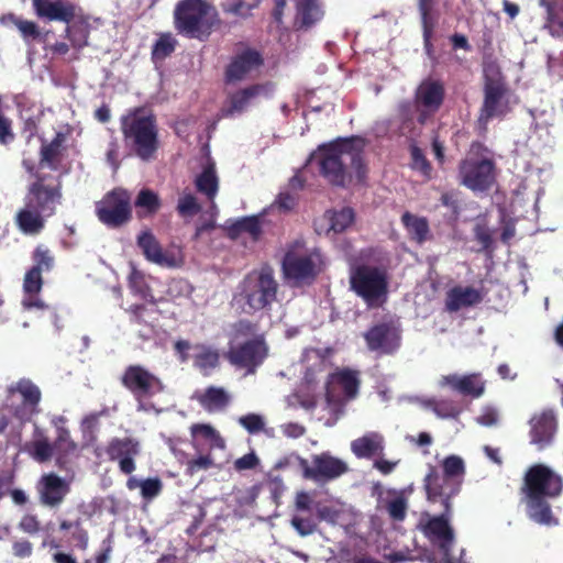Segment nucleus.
<instances>
[{
    "mask_svg": "<svg viewBox=\"0 0 563 563\" xmlns=\"http://www.w3.org/2000/svg\"><path fill=\"white\" fill-rule=\"evenodd\" d=\"M364 143H321L309 162L318 165L320 174L336 187H346L353 178L364 183L367 166L363 158Z\"/></svg>",
    "mask_w": 563,
    "mask_h": 563,
    "instance_id": "f257e3e1",
    "label": "nucleus"
},
{
    "mask_svg": "<svg viewBox=\"0 0 563 563\" xmlns=\"http://www.w3.org/2000/svg\"><path fill=\"white\" fill-rule=\"evenodd\" d=\"M323 271L322 255L318 250H305V241L297 239L287 244L282 260V272L294 287L312 285Z\"/></svg>",
    "mask_w": 563,
    "mask_h": 563,
    "instance_id": "f03ea898",
    "label": "nucleus"
},
{
    "mask_svg": "<svg viewBox=\"0 0 563 563\" xmlns=\"http://www.w3.org/2000/svg\"><path fill=\"white\" fill-rule=\"evenodd\" d=\"M482 143H472L466 156L459 164L460 184L474 192L488 191L497 180L495 161L484 154Z\"/></svg>",
    "mask_w": 563,
    "mask_h": 563,
    "instance_id": "7ed1b4c3",
    "label": "nucleus"
},
{
    "mask_svg": "<svg viewBox=\"0 0 563 563\" xmlns=\"http://www.w3.org/2000/svg\"><path fill=\"white\" fill-rule=\"evenodd\" d=\"M278 283L269 268H263L245 276L240 287L243 311L253 314L269 308L277 299Z\"/></svg>",
    "mask_w": 563,
    "mask_h": 563,
    "instance_id": "20e7f679",
    "label": "nucleus"
},
{
    "mask_svg": "<svg viewBox=\"0 0 563 563\" xmlns=\"http://www.w3.org/2000/svg\"><path fill=\"white\" fill-rule=\"evenodd\" d=\"M30 175L33 180L27 188L26 201H29V206L44 212L45 217L54 216L63 200L62 175L42 173L41 170H35Z\"/></svg>",
    "mask_w": 563,
    "mask_h": 563,
    "instance_id": "39448f33",
    "label": "nucleus"
},
{
    "mask_svg": "<svg viewBox=\"0 0 563 563\" xmlns=\"http://www.w3.org/2000/svg\"><path fill=\"white\" fill-rule=\"evenodd\" d=\"M214 16V9L203 0H183L175 9V25L180 33L195 37L209 29Z\"/></svg>",
    "mask_w": 563,
    "mask_h": 563,
    "instance_id": "423d86ee",
    "label": "nucleus"
},
{
    "mask_svg": "<svg viewBox=\"0 0 563 563\" xmlns=\"http://www.w3.org/2000/svg\"><path fill=\"white\" fill-rule=\"evenodd\" d=\"M120 383L142 405L164 391L159 377L140 364H131L123 371Z\"/></svg>",
    "mask_w": 563,
    "mask_h": 563,
    "instance_id": "0eeeda50",
    "label": "nucleus"
},
{
    "mask_svg": "<svg viewBox=\"0 0 563 563\" xmlns=\"http://www.w3.org/2000/svg\"><path fill=\"white\" fill-rule=\"evenodd\" d=\"M351 289L366 302L372 303L388 290L387 274L384 269L361 264L351 271Z\"/></svg>",
    "mask_w": 563,
    "mask_h": 563,
    "instance_id": "6e6552de",
    "label": "nucleus"
},
{
    "mask_svg": "<svg viewBox=\"0 0 563 563\" xmlns=\"http://www.w3.org/2000/svg\"><path fill=\"white\" fill-rule=\"evenodd\" d=\"M562 490V477L544 464H534L525 474L521 492L527 498H556Z\"/></svg>",
    "mask_w": 563,
    "mask_h": 563,
    "instance_id": "1a4fd4ad",
    "label": "nucleus"
},
{
    "mask_svg": "<svg viewBox=\"0 0 563 563\" xmlns=\"http://www.w3.org/2000/svg\"><path fill=\"white\" fill-rule=\"evenodd\" d=\"M485 75V100L479 121H487L489 118L501 115L508 110V98L500 70L494 63L487 64L484 68Z\"/></svg>",
    "mask_w": 563,
    "mask_h": 563,
    "instance_id": "9d476101",
    "label": "nucleus"
},
{
    "mask_svg": "<svg viewBox=\"0 0 563 563\" xmlns=\"http://www.w3.org/2000/svg\"><path fill=\"white\" fill-rule=\"evenodd\" d=\"M98 219L109 228H119L131 219V197L122 188H114L97 203Z\"/></svg>",
    "mask_w": 563,
    "mask_h": 563,
    "instance_id": "9b49d317",
    "label": "nucleus"
},
{
    "mask_svg": "<svg viewBox=\"0 0 563 563\" xmlns=\"http://www.w3.org/2000/svg\"><path fill=\"white\" fill-rule=\"evenodd\" d=\"M423 488L429 503L439 504L442 510L452 512V499L460 494L462 481L446 479L437 466L430 464L423 478Z\"/></svg>",
    "mask_w": 563,
    "mask_h": 563,
    "instance_id": "f8f14e48",
    "label": "nucleus"
},
{
    "mask_svg": "<svg viewBox=\"0 0 563 563\" xmlns=\"http://www.w3.org/2000/svg\"><path fill=\"white\" fill-rule=\"evenodd\" d=\"M312 466L306 459H299V465L305 478L312 481H331L340 477L349 471L347 464L332 456L329 452H322L312 456Z\"/></svg>",
    "mask_w": 563,
    "mask_h": 563,
    "instance_id": "ddd939ff",
    "label": "nucleus"
},
{
    "mask_svg": "<svg viewBox=\"0 0 563 563\" xmlns=\"http://www.w3.org/2000/svg\"><path fill=\"white\" fill-rule=\"evenodd\" d=\"M122 131L126 139L134 141H156L157 129L150 110L136 108L129 110L121 118Z\"/></svg>",
    "mask_w": 563,
    "mask_h": 563,
    "instance_id": "4468645a",
    "label": "nucleus"
},
{
    "mask_svg": "<svg viewBox=\"0 0 563 563\" xmlns=\"http://www.w3.org/2000/svg\"><path fill=\"white\" fill-rule=\"evenodd\" d=\"M141 451L140 441L132 437L112 438L104 449L108 460L117 462L120 472L125 475H131L136 470L135 459Z\"/></svg>",
    "mask_w": 563,
    "mask_h": 563,
    "instance_id": "2eb2a0df",
    "label": "nucleus"
},
{
    "mask_svg": "<svg viewBox=\"0 0 563 563\" xmlns=\"http://www.w3.org/2000/svg\"><path fill=\"white\" fill-rule=\"evenodd\" d=\"M266 356L267 345L262 336L249 340L231 349L228 354L231 364L246 368L249 374H254Z\"/></svg>",
    "mask_w": 563,
    "mask_h": 563,
    "instance_id": "dca6fc26",
    "label": "nucleus"
},
{
    "mask_svg": "<svg viewBox=\"0 0 563 563\" xmlns=\"http://www.w3.org/2000/svg\"><path fill=\"white\" fill-rule=\"evenodd\" d=\"M38 501L49 509L59 508L70 493V484L54 472L43 474L36 483Z\"/></svg>",
    "mask_w": 563,
    "mask_h": 563,
    "instance_id": "f3484780",
    "label": "nucleus"
},
{
    "mask_svg": "<svg viewBox=\"0 0 563 563\" xmlns=\"http://www.w3.org/2000/svg\"><path fill=\"white\" fill-rule=\"evenodd\" d=\"M451 514L442 510L438 516L431 517L423 527L424 536L439 548L448 563L454 543V530L449 523Z\"/></svg>",
    "mask_w": 563,
    "mask_h": 563,
    "instance_id": "a211bd4d",
    "label": "nucleus"
},
{
    "mask_svg": "<svg viewBox=\"0 0 563 563\" xmlns=\"http://www.w3.org/2000/svg\"><path fill=\"white\" fill-rule=\"evenodd\" d=\"M8 394L21 395L22 402L18 406L11 405L13 416L20 421H27L38 412V404L42 398L40 388L30 379L22 378L8 388Z\"/></svg>",
    "mask_w": 563,
    "mask_h": 563,
    "instance_id": "6ab92c4d",
    "label": "nucleus"
},
{
    "mask_svg": "<svg viewBox=\"0 0 563 563\" xmlns=\"http://www.w3.org/2000/svg\"><path fill=\"white\" fill-rule=\"evenodd\" d=\"M364 339L369 351L380 354L395 353L401 342L399 329L390 322L373 325L366 331Z\"/></svg>",
    "mask_w": 563,
    "mask_h": 563,
    "instance_id": "aec40b11",
    "label": "nucleus"
},
{
    "mask_svg": "<svg viewBox=\"0 0 563 563\" xmlns=\"http://www.w3.org/2000/svg\"><path fill=\"white\" fill-rule=\"evenodd\" d=\"M66 158L67 146L64 143H42L38 163L23 161V165L29 173L41 170L63 175Z\"/></svg>",
    "mask_w": 563,
    "mask_h": 563,
    "instance_id": "412c9836",
    "label": "nucleus"
},
{
    "mask_svg": "<svg viewBox=\"0 0 563 563\" xmlns=\"http://www.w3.org/2000/svg\"><path fill=\"white\" fill-rule=\"evenodd\" d=\"M444 97L443 85L434 79L423 80L416 91V107L419 111L418 121L423 124L427 118L439 110Z\"/></svg>",
    "mask_w": 563,
    "mask_h": 563,
    "instance_id": "4be33fe9",
    "label": "nucleus"
},
{
    "mask_svg": "<svg viewBox=\"0 0 563 563\" xmlns=\"http://www.w3.org/2000/svg\"><path fill=\"white\" fill-rule=\"evenodd\" d=\"M361 380L358 372L351 368H342L331 373L325 383V397L329 402L335 400L336 388L342 389V394L346 400L357 397Z\"/></svg>",
    "mask_w": 563,
    "mask_h": 563,
    "instance_id": "5701e85b",
    "label": "nucleus"
},
{
    "mask_svg": "<svg viewBox=\"0 0 563 563\" xmlns=\"http://www.w3.org/2000/svg\"><path fill=\"white\" fill-rule=\"evenodd\" d=\"M271 85H255L240 90L229 97L221 112L224 117H236L253 106L260 97H267L272 93Z\"/></svg>",
    "mask_w": 563,
    "mask_h": 563,
    "instance_id": "b1692460",
    "label": "nucleus"
},
{
    "mask_svg": "<svg viewBox=\"0 0 563 563\" xmlns=\"http://www.w3.org/2000/svg\"><path fill=\"white\" fill-rule=\"evenodd\" d=\"M531 443L538 445L539 450L548 446L556 432L558 419L553 409H544L533 415L529 421Z\"/></svg>",
    "mask_w": 563,
    "mask_h": 563,
    "instance_id": "393cba45",
    "label": "nucleus"
},
{
    "mask_svg": "<svg viewBox=\"0 0 563 563\" xmlns=\"http://www.w3.org/2000/svg\"><path fill=\"white\" fill-rule=\"evenodd\" d=\"M262 57L254 49H244L239 53L227 69L229 81H240L255 74L262 65Z\"/></svg>",
    "mask_w": 563,
    "mask_h": 563,
    "instance_id": "a878e982",
    "label": "nucleus"
},
{
    "mask_svg": "<svg viewBox=\"0 0 563 563\" xmlns=\"http://www.w3.org/2000/svg\"><path fill=\"white\" fill-rule=\"evenodd\" d=\"M137 246L142 250L143 255L148 262L165 267H175L177 260L174 254L165 252L150 231H144L137 236Z\"/></svg>",
    "mask_w": 563,
    "mask_h": 563,
    "instance_id": "bb28decb",
    "label": "nucleus"
},
{
    "mask_svg": "<svg viewBox=\"0 0 563 563\" xmlns=\"http://www.w3.org/2000/svg\"><path fill=\"white\" fill-rule=\"evenodd\" d=\"M483 299L484 296L478 289L470 286H454L446 292L445 309L449 312H457L463 308L481 303Z\"/></svg>",
    "mask_w": 563,
    "mask_h": 563,
    "instance_id": "cd10ccee",
    "label": "nucleus"
},
{
    "mask_svg": "<svg viewBox=\"0 0 563 563\" xmlns=\"http://www.w3.org/2000/svg\"><path fill=\"white\" fill-rule=\"evenodd\" d=\"M32 2L38 18L69 22L75 15L74 7L63 0H33Z\"/></svg>",
    "mask_w": 563,
    "mask_h": 563,
    "instance_id": "c85d7f7f",
    "label": "nucleus"
},
{
    "mask_svg": "<svg viewBox=\"0 0 563 563\" xmlns=\"http://www.w3.org/2000/svg\"><path fill=\"white\" fill-rule=\"evenodd\" d=\"M55 464L60 470H66L70 460L77 455L78 445L71 439L70 432L65 427L56 429V438L53 442Z\"/></svg>",
    "mask_w": 563,
    "mask_h": 563,
    "instance_id": "c756f323",
    "label": "nucleus"
},
{
    "mask_svg": "<svg viewBox=\"0 0 563 563\" xmlns=\"http://www.w3.org/2000/svg\"><path fill=\"white\" fill-rule=\"evenodd\" d=\"M228 236L236 240L242 233H247L253 241H258L262 233L260 216L242 217L235 220H228L225 223Z\"/></svg>",
    "mask_w": 563,
    "mask_h": 563,
    "instance_id": "7c9ffc66",
    "label": "nucleus"
},
{
    "mask_svg": "<svg viewBox=\"0 0 563 563\" xmlns=\"http://www.w3.org/2000/svg\"><path fill=\"white\" fill-rule=\"evenodd\" d=\"M202 153L209 156V143H203ZM196 188L199 192L206 195L209 199H213L218 192L219 183L216 174V164L208 157L207 165L196 178Z\"/></svg>",
    "mask_w": 563,
    "mask_h": 563,
    "instance_id": "2f4dec72",
    "label": "nucleus"
},
{
    "mask_svg": "<svg viewBox=\"0 0 563 563\" xmlns=\"http://www.w3.org/2000/svg\"><path fill=\"white\" fill-rule=\"evenodd\" d=\"M401 223L411 241L421 245L432 239L429 221L426 217L416 216L406 211L401 216Z\"/></svg>",
    "mask_w": 563,
    "mask_h": 563,
    "instance_id": "473e14b6",
    "label": "nucleus"
},
{
    "mask_svg": "<svg viewBox=\"0 0 563 563\" xmlns=\"http://www.w3.org/2000/svg\"><path fill=\"white\" fill-rule=\"evenodd\" d=\"M43 278L42 273L37 272V268H30L24 276L23 290L25 297L22 305L25 309L30 310L33 308H47L46 303L42 301L36 295L42 290Z\"/></svg>",
    "mask_w": 563,
    "mask_h": 563,
    "instance_id": "72a5a7b5",
    "label": "nucleus"
},
{
    "mask_svg": "<svg viewBox=\"0 0 563 563\" xmlns=\"http://www.w3.org/2000/svg\"><path fill=\"white\" fill-rule=\"evenodd\" d=\"M351 450L358 459H371L384 450V438L377 432H369L351 443Z\"/></svg>",
    "mask_w": 563,
    "mask_h": 563,
    "instance_id": "f704fd0d",
    "label": "nucleus"
},
{
    "mask_svg": "<svg viewBox=\"0 0 563 563\" xmlns=\"http://www.w3.org/2000/svg\"><path fill=\"white\" fill-rule=\"evenodd\" d=\"M196 353L192 356L194 366L200 371L203 376H209L213 369L220 365V354L212 346L206 344L194 345Z\"/></svg>",
    "mask_w": 563,
    "mask_h": 563,
    "instance_id": "c9c22d12",
    "label": "nucleus"
},
{
    "mask_svg": "<svg viewBox=\"0 0 563 563\" xmlns=\"http://www.w3.org/2000/svg\"><path fill=\"white\" fill-rule=\"evenodd\" d=\"M25 451L38 463H46L54 457L53 442L38 428L34 431V439L25 444Z\"/></svg>",
    "mask_w": 563,
    "mask_h": 563,
    "instance_id": "e433bc0d",
    "label": "nucleus"
},
{
    "mask_svg": "<svg viewBox=\"0 0 563 563\" xmlns=\"http://www.w3.org/2000/svg\"><path fill=\"white\" fill-rule=\"evenodd\" d=\"M44 212L36 208L29 206L26 201L25 208L20 210L16 214V223L20 230L26 234H36L45 225Z\"/></svg>",
    "mask_w": 563,
    "mask_h": 563,
    "instance_id": "4c0bfd02",
    "label": "nucleus"
},
{
    "mask_svg": "<svg viewBox=\"0 0 563 563\" xmlns=\"http://www.w3.org/2000/svg\"><path fill=\"white\" fill-rule=\"evenodd\" d=\"M200 406L211 412L224 409L230 402V396L222 387L209 386L196 396Z\"/></svg>",
    "mask_w": 563,
    "mask_h": 563,
    "instance_id": "58836bf2",
    "label": "nucleus"
},
{
    "mask_svg": "<svg viewBox=\"0 0 563 563\" xmlns=\"http://www.w3.org/2000/svg\"><path fill=\"white\" fill-rule=\"evenodd\" d=\"M547 497L527 498L529 518L539 525L555 526L558 519L553 516Z\"/></svg>",
    "mask_w": 563,
    "mask_h": 563,
    "instance_id": "ea45409f",
    "label": "nucleus"
},
{
    "mask_svg": "<svg viewBox=\"0 0 563 563\" xmlns=\"http://www.w3.org/2000/svg\"><path fill=\"white\" fill-rule=\"evenodd\" d=\"M134 206L136 208L137 217L145 218L156 214L162 207V201L154 190L143 188L139 191Z\"/></svg>",
    "mask_w": 563,
    "mask_h": 563,
    "instance_id": "a19ab883",
    "label": "nucleus"
},
{
    "mask_svg": "<svg viewBox=\"0 0 563 563\" xmlns=\"http://www.w3.org/2000/svg\"><path fill=\"white\" fill-rule=\"evenodd\" d=\"M547 12V27L552 35L563 34V0H540Z\"/></svg>",
    "mask_w": 563,
    "mask_h": 563,
    "instance_id": "79ce46f5",
    "label": "nucleus"
},
{
    "mask_svg": "<svg viewBox=\"0 0 563 563\" xmlns=\"http://www.w3.org/2000/svg\"><path fill=\"white\" fill-rule=\"evenodd\" d=\"M375 130V137H407L412 141L417 136L416 123L412 119H405L401 124L393 123L388 129L385 123H380Z\"/></svg>",
    "mask_w": 563,
    "mask_h": 563,
    "instance_id": "37998d69",
    "label": "nucleus"
},
{
    "mask_svg": "<svg viewBox=\"0 0 563 563\" xmlns=\"http://www.w3.org/2000/svg\"><path fill=\"white\" fill-rule=\"evenodd\" d=\"M322 16V11L314 0H298L297 23L302 26H310Z\"/></svg>",
    "mask_w": 563,
    "mask_h": 563,
    "instance_id": "c03bdc74",
    "label": "nucleus"
},
{
    "mask_svg": "<svg viewBox=\"0 0 563 563\" xmlns=\"http://www.w3.org/2000/svg\"><path fill=\"white\" fill-rule=\"evenodd\" d=\"M441 476L446 479L462 481L465 475V464L462 457L457 455H449L442 462Z\"/></svg>",
    "mask_w": 563,
    "mask_h": 563,
    "instance_id": "a18cd8bd",
    "label": "nucleus"
},
{
    "mask_svg": "<svg viewBox=\"0 0 563 563\" xmlns=\"http://www.w3.org/2000/svg\"><path fill=\"white\" fill-rule=\"evenodd\" d=\"M354 210L350 207H343L340 210H334L330 216V228L335 233H341L354 222Z\"/></svg>",
    "mask_w": 563,
    "mask_h": 563,
    "instance_id": "49530a36",
    "label": "nucleus"
},
{
    "mask_svg": "<svg viewBox=\"0 0 563 563\" xmlns=\"http://www.w3.org/2000/svg\"><path fill=\"white\" fill-rule=\"evenodd\" d=\"M485 385L476 374L464 375L459 382V393L464 396L478 398L483 395Z\"/></svg>",
    "mask_w": 563,
    "mask_h": 563,
    "instance_id": "de8ad7c7",
    "label": "nucleus"
},
{
    "mask_svg": "<svg viewBox=\"0 0 563 563\" xmlns=\"http://www.w3.org/2000/svg\"><path fill=\"white\" fill-rule=\"evenodd\" d=\"M34 265L31 268H37V272H49L53 269L55 258L51 250L44 245H37L32 253Z\"/></svg>",
    "mask_w": 563,
    "mask_h": 563,
    "instance_id": "09e8293b",
    "label": "nucleus"
},
{
    "mask_svg": "<svg viewBox=\"0 0 563 563\" xmlns=\"http://www.w3.org/2000/svg\"><path fill=\"white\" fill-rule=\"evenodd\" d=\"M428 407L442 419L456 418L461 413V408L449 399L429 400Z\"/></svg>",
    "mask_w": 563,
    "mask_h": 563,
    "instance_id": "8fccbe9b",
    "label": "nucleus"
},
{
    "mask_svg": "<svg viewBox=\"0 0 563 563\" xmlns=\"http://www.w3.org/2000/svg\"><path fill=\"white\" fill-rule=\"evenodd\" d=\"M130 289L143 299L152 297L151 288L145 280V275L135 267H132L128 277Z\"/></svg>",
    "mask_w": 563,
    "mask_h": 563,
    "instance_id": "3c124183",
    "label": "nucleus"
},
{
    "mask_svg": "<svg viewBox=\"0 0 563 563\" xmlns=\"http://www.w3.org/2000/svg\"><path fill=\"white\" fill-rule=\"evenodd\" d=\"M59 530L60 531H69L73 530V539L77 542V545L81 548H86L88 543V532L84 529L81 519L78 518L74 521L63 519L59 521Z\"/></svg>",
    "mask_w": 563,
    "mask_h": 563,
    "instance_id": "603ef678",
    "label": "nucleus"
},
{
    "mask_svg": "<svg viewBox=\"0 0 563 563\" xmlns=\"http://www.w3.org/2000/svg\"><path fill=\"white\" fill-rule=\"evenodd\" d=\"M176 47V40L172 34H162L153 47V58L162 60L169 56Z\"/></svg>",
    "mask_w": 563,
    "mask_h": 563,
    "instance_id": "864d4df0",
    "label": "nucleus"
},
{
    "mask_svg": "<svg viewBox=\"0 0 563 563\" xmlns=\"http://www.w3.org/2000/svg\"><path fill=\"white\" fill-rule=\"evenodd\" d=\"M410 154H411L410 167L413 170L419 172L427 179H430L432 167H431L430 162L427 159V157L422 153V151L417 145L413 144L410 147Z\"/></svg>",
    "mask_w": 563,
    "mask_h": 563,
    "instance_id": "5fc2aeb1",
    "label": "nucleus"
},
{
    "mask_svg": "<svg viewBox=\"0 0 563 563\" xmlns=\"http://www.w3.org/2000/svg\"><path fill=\"white\" fill-rule=\"evenodd\" d=\"M261 0H228L224 10L238 16L245 18L251 11L258 7Z\"/></svg>",
    "mask_w": 563,
    "mask_h": 563,
    "instance_id": "6e6d98bb",
    "label": "nucleus"
},
{
    "mask_svg": "<svg viewBox=\"0 0 563 563\" xmlns=\"http://www.w3.org/2000/svg\"><path fill=\"white\" fill-rule=\"evenodd\" d=\"M201 207L192 194L184 195L177 203V211L180 216H195L200 211Z\"/></svg>",
    "mask_w": 563,
    "mask_h": 563,
    "instance_id": "4d7b16f0",
    "label": "nucleus"
},
{
    "mask_svg": "<svg viewBox=\"0 0 563 563\" xmlns=\"http://www.w3.org/2000/svg\"><path fill=\"white\" fill-rule=\"evenodd\" d=\"M386 508L391 519L401 521L406 517L407 500L401 495L397 496L387 503Z\"/></svg>",
    "mask_w": 563,
    "mask_h": 563,
    "instance_id": "13d9d810",
    "label": "nucleus"
},
{
    "mask_svg": "<svg viewBox=\"0 0 563 563\" xmlns=\"http://www.w3.org/2000/svg\"><path fill=\"white\" fill-rule=\"evenodd\" d=\"M18 528L30 536L37 534L42 527L41 521L34 514H25L18 523Z\"/></svg>",
    "mask_w": 563,
    "mask_h": 563,
    "instance_id": "bf43d9fd",
    "label": "nucleus"
},
{
    "mask_svg": "<svg viewBox=\"0 0 563 563\" xmlns=\"http://www.w3.org/2000/svg\"><path fill=\"white\" fill-rule=\"evenodd\" d=\"M162 481L158 477L146 478L141 483V495L144 499H152L161 494Z\"/></svg>",
    "mask_w": 563,
    "mask_h": 563,
    "instance_id": "052dcab7",
    "label": "nucleus"
},
{
    "mask_svg": "<svg viewBox=\"0 0 563 563\" xmlns=\"http://www.w3.org/2000/svg\"><path fill=\"white\" fill-rule=\"evenodd\" d=\"M240 424L250 433H258L264 429V420L261 416L249 413L239 419Z\"/></svg>",
    "mask_w": 563,
    "mask_h": 563,
    "instance_id": "680f3d73",
    "label": "nucleus"
},
{
    "mask_svg": "<svg viewBox=\"0 0 563 563\" xmlns=\"http://www.w3.org/2000/svg\"><path fill=\"white\" fill-rule=\"evenodd\" d=\"M213 466V460L210 455H200L188 461L187 474L194 475L200 471H207Z\"/></svg>",
    "mask_w": 563,
    "mask_h": 563,
    "instance_id": "e2e57ef3",
    "label": "nucleus"
},
{
    "mask_svg": "<svg viewBox=\"0 0 563 563\" xmlns=\"http://www.w3.org/2000/svg\"><path fill=\"white\" fill-rule=\"evenodd\" d=\"M297 201L298 197L296 195H292L289 191H282L274 203L280 211L288 212L297 206Z\"/></svg>",
    "mask_w": 563,
    "mask_h": 563,
    "instance_id": "0e129e2a",
    "label": "nucleus"
},
{
    "mask_svg": "<svg viewBox=\"0 0 563 563\" xmlns=\"http://www.w3.org/2000/svg\"><path fill=\"white\" fill-rule=\"evenodd\" d=\"M158 143H133L131 152L141 157L143 161L152 158L157 151Z\"/></svg>",
    "mask_w": 563,
    "mask_h": 563,
    "instance_id": "69168bd1",
    "label": "nucleus"
},
{
    "mask_svg": "<svg viewBox=\"0 0 563 563\" xmlns=\"http://www.w3.org/2000/svg\"><path fill=\"white\" fill-rule=\"evenodd\" d=\"M291 525L303 537L313 533L316 530V523L310 518L294 517Z\"/></svg>",
    "mask_w": 563,
    "mask_h": 563,
    "instance_id": "338daca9",
    "label": "nucleus"
},
{
    "mask_svg": "<svg viewBox=\"0 0 563 563\" xmlns=\"http://www.w3.org/2000/svg\"><path fill=\"white\" fill-rule=\"evenodd\" d=\"M260 464V459L254 452L244 454L234 461V468L236 471L254 470Z\"/></svg>",
    "mask_w": 563,
    "mask_h": 563,
    "instance_id": "774afa93",
    "label": "nucleus"
}]
</instances>
